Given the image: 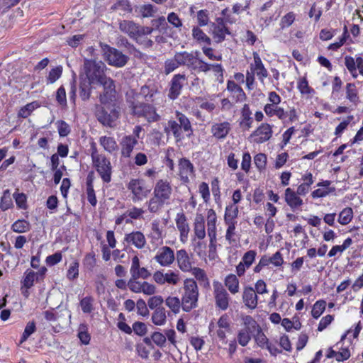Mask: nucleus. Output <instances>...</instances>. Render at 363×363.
Segmentation results:
<instances>
[{"label":"nucleus","mask_w":363,"mask_h":363,"mask_svg":"<svg viewBox=\"0 0 363 363\" xmlns=\"http://www.w3.org/2000/svg\"><path fill=\"white\" fill-rule=\"evenodd\" d=\"M84 70L86 77H81L79 84V96L82 100H86L90 96L91 85L101 82L104 77H107L105 74L106 66L101 60L94 59H84Z\"/></svg>","instance_id":"nucleus-1"},{"label":"nucleus","mask_w":363,"mask_h":363,"mask_svg":"<svg viewBox=\"0 0 363 363\" xmlns=\"http://www.w3.org/2000/svg\"><path fill=\"white\" fill-rule=\"evenodd\" d=\"M136 91L129 89L125 93V101L131 115L145 118L148 123L157 122L161 116L157 113L155 106L147 101L138 100Z\"/></svg>","instance_id":"nucleus-2"},{"label":"nucleus","mask_w":363,"mask_h":363,"mask_svg":"<svg viewBox=\"0 0 363 363\" xmlns=\"http://www.w3.org/2000/svg\"><path fill=\"white\" fill-rule=\"evenodd\" d=\"M172 194V188L167 179H160L153 189V196L147 201L148 211L157 213L165 203H168Z\"/></svg>","instance_id":"nucleus-3"},{"label":"nucleus","mask_w":363,"mask_h":363,"mask_svg":"<svg viewBox=\"0 0 363 363\" xmlns=\"http://www.w3.org/2000/svg\"><path fill=\"white\" fill-rule=\"evenodd\" d=\"M182 294V308L185 312H190L198 306L199 288L193 279H186L184 281Z\"/></svg>","instance_id":"nucleus-4"},{"label":"nucleus","mask_w":363,"mask_h":363,"mask_svg":"<svg viewBox=\"0 0 363 363\" xmlns=\"http://www.w3.org/2000/svg\"><path fill=\"white\" fill-rule=\"evenodd\" d=\"M119 116V111L114 104L96 106L95 116L97 121L104 126L109 128L116 127Z\"/></svg>","instance_id":"nucleus-5"},{"label":"nucleus","mask_w":363,"mask_h":363,"mask_svg":"<svg viewBox=\"0 0 363 363\" xmlns=\"http://www.w3.org/2000/svg\"><path fill=\"white\" fill-rule=\"evenodd\" d=\"M91 159L94 167L101 176L104 182L111 180L112 167L109 160L103 154H99L95 147L92 146Z\"/></svg>","instance_id":"nucleus-6"},{"label":"nucleus","mask_w":363,"mask_h":363,"mask_svg":"<svg viewBox=\"0 0 363 363\" xmlns=\"http://www.w3.org/2000/svg\"><path fill=\"white\" fill-rule=\"evenodd\" d=\"M104 60L108 65L116 67H124L129 57L118 49L104 43H100Z\"/></svg>","instance_id":"nucleus-7"},{"label":"nucleus","mask_w":363,"mask_h":363,"mask_svg":"<svg viewBox=\"0 0 363 363\" xmlns=\"http://www.w3.org/2000/svg\"><path fill=\"white\" fill-rule=\"evenodd\" d=\"M119 29L132 39L136 38L140 33L151 34L154 30L152 28L142 26L133 21L128 20H123L119 22Z\"/></svg>","instance_id":"nucleus-8"},{"label":"nucleus","mask_w":363,"mask_h":363,"mask_svg":"<svg viewBox=\"0 0 363 363\" xmlns=\"http://www.w3.org/2000/svg\"><path fill=\"white\" fill-rule=\"evenodd\" d=\"M99 85L102 86L104 91L99 96L100 102L103 105L112 104L116 100V91L115 82L110 77H104L101 82H98Z\"/></svg>","instance_id":"nucleus-9"},{"label":"nucleus","mask_w":363,"mask_h":363,"mask_svg":"<svg viewBox=\"0 0 363 363\" xmlns=\"http://www.w3.org/2000/svg\"><path fill=\"white\" fill-rule=\"evenodd\" d=\"M128 189L133 194L132 200L133 202L142 201L146 198L150 192V189L145 186V182L143 179H132L128 186Z\"/></svg>","instance_id":"nucleus-10"},{"label":"nucleus","mask_w":363,"mask_h":363,"mask_svg":"<svg viewBox=\"0 0 363 363\" xmlns=\"http://www.w3.org/2000/svg\"><path fill=\"white\" fill-rule=\"evenodd\" d=\"M213 285L216 306L222 311H225L229 306L230 296L219 281H214Z\"/></svg>","instance_id":"nucleus-11"},{"label":"nucleus","mask_w":363,"mask_h":363,"mask_svg":"<svg viewBox=\"0 0 363 363\" xmlns=\"http://www.w3.org/2000/svg\"><path fill=\"white\" fill-rule=\"evenodd\" d=\"M272 126L269 123H263L252 132L250 138H254V143L261 144L268 141L272 138Z\"/></svg>","instance_id":"nucleus-12"},{"label":"nucleus","mask_w":363,"mask_h":363,"mask_svg":"<svg viewBox=\"0 0 363 363\" xmlns=\"http://www.w3.org/2000/svg\"><path fill=\"white\" fill-rule=\"evenodd\" d=\"M186 80V77L184 74H177L172 77L168 93V97L170 99L174 100L178 98Z\"/></svg>","instance_id":"nucleus-13"},{"label":"nucleus","mask_w":363,"mask_h":363,"mask_svg":"<svg viewBox=\"0 0 363 363\" xmlns=\"http://www.w3.org/2000/svg\"><path fill=\"white\" fill-rule=\"evenodd\" d=\"M194 167L189 160L183 157L179 161V176L180 180L184 183L189 182V177L194 174Z\"/></svg>","instance_id":"nucleus-14"},{"label":"nucleus","mask_w":363,"mask_h":363,"mask_svg":"<svg viewBox=\"0 0 363 363\" xmlns=\"http://www.w3.org/2000/svg\"><path fill=\"white\" fill-rule=\"evenodd\" d=\"M174 259L173 250L167 246L161 247L155 257V259L163 267L169 266L173 263Z\"/></svg>","instance_id":"nucleus-15"},{"label":"nucleus","mask_w":363,"mask_h":363,"mask_svg":"<svg viewBox=\"0 0 363 363\" xmlns=\"http://www.w3.org/2000/svg\"><path fill=\"white\" fill-rule=\"evenodd\" d=\"M138 143V141L131 135L123 136L120 141L121 157L129 158Z\"/></svg>","instance_id":"nucleus-16"},{"label":"nucleus","mask_w":363,"mask_h":363,"mask_svg":"<svg viewBox=\"0 0 363 363\" xmlns=\"http://www.w3.org/2000/svg\"><path fill=\"white\" fill-rule=\"evenodd\" d=\"M231 130L230 123L228 121L215 123L211 125V133L217 140L225 139Z\"/></svg>","instance_id":"nucleus-17"},{"label":"nucleus","mask_w":363,"mask_h":363,"mask_svg":"<svg viewBox=\"0 0 363 363\" xmlns=\"http://www.w3.org/2000/svg\"><path fill=\"white\" fill-rule=\"evenodd\" d=\"M130 273L131 277L143 279H146L151 276V273L145 267H140L138 256H134L132 258Z\"/></svg>","instance_id":"nucleus-18"},{"label":"nucleus","mask_w":363,"mask_h":363,"mask_svg":"<svg viewBox=\"0 0 363 363\" xmlns=\"http://www.w3.org/2000/svg\"><path fill=\"white\" fill-rule=\"evenodd\" d=\"M216 220L217 217L214 210L209 209L207 213V230L210 239V245L216 240Z\"/></svg>","instance_id":"nucleus-19"},{"label":"nucleus","mask_w":363,"mask_h":363,"mask_svg":"<svg viewBox=\"0 0 363 363\" xmlns=\"http://www.w3.org/2000/svg\"><path fill=\"white\" fill-rule=\"evenodd\" d=\"M124 240L128 244L135 246L137 249H142L146 245L145 235L140 231H133L125 234Z\"/></svg>","instance_id":"nucleus-20"},{"label":"nucleus","mask_w":363,"mask_h":363,"mask_svg":"<svg viewBox=\"0 0 363 363\" xmlns=\"http://www.w3.org/2000/svg\"><path fill=\"white\" fill-rule=\"evenodd\" d=\"M242 301L245 306L250 309H255L257 306L258 297L252 286H245L242 292Z\"/></svg>","instance_id":"nucleus-21"},{"label":"nucleus","mask_w":363,"mask_h":363,"mask_svg":"<svg viewBox=\"0 0 363 363\" xmlns=\"http://www.w3.org/2000/svg\"><path fill=\"white\" fill-rule=\"evenodd\" d=\"M226 89L230 92L235 102H242L246 99V94L242 88L233 80H228Z\"/></svg>","instance_id":"nucleus-22"},{"label":"nucleus","mask_w":363,"mask_h":363,"mask_svg":"<svg viewBox=\"0 0 363 363\" xmlns=\"http://www.w3.org/2000/svg\"><path fill=\"white\" fill-rule=\"evenodd\" d=\"M253 118L252 111L248 104H244L241 109V116L239 121V126L243 131L250 130L252 125Z\"/></svg>","instance_id":"nucleus-23"},{"label":"nucleus","mask_w":363,"mask_h":363,"mask_svg":"<svg viewBox=\"0 0 363 363\" xmlns=\"http://www.w3.org/2000/svg\"><path fill=\"white\" fill-rule=\"evenodd\" d=\"M176 225L180 233V240L182 242H185L188 238L189 232V226L186 221V217L183 213H177L176 218Z\"/></svg>","instance_id":"nucleus-24"},{"label":"nucleus","mask_w":363,"mask_h":363,"mask_svg":"<svg viewBox=\"0 0 363 363\" xmlns=\"http://www.w3.org/2000/svg\"><path fill=\"white\" fill-rule=\"evenodd\" d=\"M164 130L167 135L172 133L177 143L181 142L184 139L183 129L175 120H169Z\"/></svg>","instance_id":"nucleus-25"},{"label":"nucleus","mask_w":363,"mask_h":363,"mask_svg":"<svg viewBox=\"0 0 363 363\" xmlns=\"http://www.w3.org/2000/svg\"><path fill=\"white\" fill-rule=\"evenodd\" d=\"M176 259L178 266L182 272H189L194 268L191 266L189 257L185 250L177 251Z\"/></svg>","instance_id":"nucleus-26"},{"label":"nucleus","mask_w":363,"mask_h":363,"mask_svg":"<svg viewBox=\"0 0 363 363\" xmlns=\"http://www.w3.org/2000/svg\"><path fill=\"white\" fill-rule=\"evenodd\" d=\"M339 344L340 342L336 344V347L339 351H335L332 347L328 349V354H326L327 358H335L337 362H343L350 358V352L348 348H339Z\"/></svg>","instance_id":"nucleus-27"},{"label":"nucleus","mask_w":363,"mask_h":363,"mask_svg":"<svg viewBox=\"0 0 363 363\" xmlns=\"http://www.w3.org/2000/svg\"><path fill=\"white\" fill-rule=\"evenodd\" d=\"M157 90L154 85H144L142 86L140 89V91H136V95H138V100H140L143 99L145 101L152 102L153 101V97L157 94Z\"/></svg>","instance_id":"nucleus-28"},{"label":"nucleus","mask_w":363,"mask_h":363,"mask_svg":"<svg viewBox=\"0 0 363 363\" xmlns=\"http://www.w3.org/2000/svg\"><path fill=\"white\" fill-rule=\"evenodd\" d=\"M176 60L178 62L179 66H186L189 69L192 68L196 60V57L193 53H189L186 51L177 52L174 55Z\"/></svg>","instance_id":"nucleus-29"},{"label":"nucleus","mask_w":363,"mask_h":363,"mask_svg":"<svg viewBox=\"0 0 363 363\" xmlns=\"http://www.w3.org/2000/svg\"><path fill=\"white\" fill-rule=\"evenodd\" d=\"M175 116V121H177L179 123L180 126L182 128L183 131L186 133V137H191L194 131L191 126V123L188 117L182 112H179L178 111H176Z\"/></svg>","instance_id":"nucleus-30"},{"label":"nucleus","mask_w":363,"mask_h":363,"mask_svg":"<svg viewBox=\"0 0 363 363\" xmlns=\"http://www.w3.org/2000/svg\"><path fill=\"white\" fill-rule=\"evenodd\" d=\"M291 188L285 190V201L293 210L303 204V200Z\"/></svg>","instance_id":"nucleus-31"},{"label":"nucleus","mask_w":363,"mask_h":363,"mask_svg":"<svg viewBox=\"0 0 363 363\" xmlns=\"http://www.w3.org/2000/svg\"><path fill=\"white\" fill-rule=\"evenodd\" d=\"M330 184H331L330 181H328V180H325L322 182H319L317 186H320V187H323V188H320V189L314 190L311 193V196L313 199L323 198V197H325L327 195H328L330 193L334 191L335 188L334 187L330 188Z\"/></svg>","instance_id":"nucleus-32"},{"label":"nucleus","mask_w":363,"mask_h":363,"mask_svg":"<svg viewBox=\"0 0 363 363\" xmlns=\"http://www.w3.org/2000/svg\"><path fill=\"white\" fill-rule=\"evenodd\" d=\"M264 111L269 117L276 116L280 120H284L287 117V112L278 105H265Z\"/></svg>","instance_id":"nucleus-33"},{"label":"nucleus","mask_w":363,"mask_h":363,"mask_svg":"<svg viewBox=\"0 0 363 363\" xmlns=\"http://www.w3.org/2000/svg\"><path fill=\"white\" fill-rule=\"evenodd\" d=\"M94 175L93 172H90L86 178V195L87 201L89 203L95 206L97 203V200L95 195V191L93 186Z\"/></svg>","instance_id":"nucleus-34"},{"label":"nucleus","mask_w":363,"mask_h":363,"mask_svg":"<svg viewBox=\"0 0 363 363\" xmlns=\"http://www.w3.org/2000/svg\"><path fill=\"white\" fill-rule=\"evenodd\" d=\"M99 143L109 153H113L118 149L116 140L112 137L101 136L99 138Z\"/></svg>","instance_id":"nucleus-35"},{"label":"nucleus","mask_w":363,"mask_h":363,"mask_svg":"<svg viewBox=\"0 0 363 363\" xmlns=\"http://www.w3.org/2000/svg\"><path fill=\"white\" fill-rule=\"evenodd\" d=\"M212 27L213 28V38L217 43H220L223 42L225 38L226 34H228V35L231 34L229 29L225 26L220 27L219 26H216V23H213Z\"/></svg>","instance_id":"nucleus-36"},{"label":"nucleus","mask_w":363,"mask_h":363,"mask_svg":"<svg viewBox=\"0 0 363 363\" xmlns=\"http://www.w3.org/2000/svg\"><path fill=\"white\" fill-rule=\"evenodd\" d=\"M117 45L119 47L126 48L130 54H133L135 56L142 55V53L134 46L133 44L130 43L125 37H119L118 38Z\"/></svg>","instance_id":"nucleus-37"},{"label":"nucleus","mask_w":363,"mask_h":363,"mask_svg":"<svg viewBox=\"0 0 363 363\" xmlns=\"http://www.w3.org/2000/svg\"><path fill=\"white\" fill-rule=\"evenodd\" d=\"M224 282L231 294H235L239 291V280L236 275L233 274L228 275Z\"/></svg>","instance_id":"nucleus-38"},{"label":"nucleus","mask_w":363,"mask_h":363,"mask_svg":"<svg viewBox=\"0 0 363 363\" xmlns=\"http://www.w3.org/2000/svg\"><path fill=\"white\" fill-rule=\"evenodd\" d=\"M191 272L194 277L199 281L200 285L205 288L209 287V280L203 269L199 267H194Z\"/></svg>","instance_id":"nucleus-39"},{"label":"nucleus","mask_w":363,"mask_h":363,"mask_svg":"<svg viewBox=\"0 0 363 363\" xmlns=\"http://www.w3.org/2000/svg\"><path fill=\"white\" fill-rule=\"evenodd\" d=\"M238 207L234 204H230L226 206L224 221L225 223H230V222H236L235 219L238 216Z\"/></svg>","instance_id":"nucleus-40"},{"label":"nucleus","mask_w":363,"mask_h":363,"mask_svg":"<svg viewBox=\"0 0 363 363\" xmlns=\"http://www.w3.org/2000/svg\"><path fill=\"white\" fill-rule=\"evenodd\" d=\"M77 337L83 345H89L91 336L88 333V325L86 323H81L77 329Z\"/></svg>","instance_id":"nucleus-41"},{"label":"nucleus","mask_w":363,"mask_h":363,"mask_svg":"<svg viewBox=\"0 0 363 363\" xmlns=\"http://www.w3.org/2000/svg\"><path fill=\"white\" fill-rule=\"evenodd\" d=\"M346 98L354 105H357L359 103L358 91L354 83L347 84Z\"/></svg>","instance_id":"nucleus-42"},{"label":"nucleus","mask_w":363,"mask_h":363,"mask_svg":"<svg viewBox=\"0 0 363 363\" xmlns=\"http://www.w3.org/2000/svg\"><path fill=\"white\" fill-rule=\"evenodd\" d=\"M167 320L165 309L164 308H157L152 315V321L156 325H162Z\"/></svg>","instance_id":"nucleus-43"},{"label":"nucleus","mask_w":363,"mask_h":363,"mask_svg":"<svg viewBox=\"0 0 363 363\" xmlns=\"http://www.w3.org/2000/svg\"><path fill=\"white\" fill-rule=\"evenodd\" d=\"M38 106V104L36 101L27 104L26 106L21 108V109L18 111V117L22 118H28Z\"/></svg>","instance_id":"nucleus-44"},{"label":"nucleus","mask_w":363,"mask_h":363,"mask_svg":"<svg viewBox=\"0 0 363 363\" xmlns=\"http://www.w3.org/2000/svg\"><path fill=\"white\" fill-rule=\"evenodd\" d=\"M165 304L174 313H178L182 307V300L176 296H169L165 300Z\"/></svg>","instance_id":"nucleus-45"},{"label":"nucleus","mask_w":363,"mask_h":363,"mask_svg":"<svg viewBox=\"0 0 363 363\" xmlns=\"http://www.w3.org/2000/svg\"><path fill=\"white\" fill-rule=\"evenodd\" d=\"M353 218V211L352 208H345L340 213L338 216V222L341 225L348 224Z\"/></svg>","instance_id":"nucleus-46"},{"label":"nucleus","mask_w":363,"mask_h":363,"mask_svg":"<svg viewBox=\"0 0 363 363\" xmlns=\"http://www.w3.org/2000/svg\"><path fill=\"white\" fill-rule=\"evenodd\" d=\"M94 298L91 296H87L80 301L82 311L84 313H90L94 311Z\"/></svg>","instance_id":"nucleus-47"},{"label":"nucleus","mask_w":363,"mask_h":363,"mask_svg":"<svg viewBox=\"0 0 363 363\" xmlns=\"http://www.w3.org/2000/svg\"><path fill=\"white\" fill-rule=\"evenodd\" d=\"M192 35L195 40L199 43H205L207 45L211 44V38L199 28L195 27L193 28Z\"/></svg>","instance_id":"nucleus-48"},{"label":"nucleus","mask_w":363,"mask_h":363,"mask_svg":"<svg viewBox=\"0 0 363 363\" xmlns=\"http://www.w3.org/2000/svg\"><path fill=\"white\" fill-rule=\"evenodd\" d=\"M11 229L18 233H26L30 230V223L24 220H18L13 223Z\"/></svg>","instance_id":"nucleus-49"},{"label":"nucleus","mask_w":363,"mask_h":363,"mask_svg":"<svg viewBox=\"0 0 363 363\" xmlns=\"http://www.w3.org/2000/svg\"><path fill=\"white\" fill-rule=\"evenodd\" d=\"M211 65L205 62L196 56L191 69L198 72H207L211 70Z\"/></svg>","instance_id":"nucleus-50"},{"label":"nucleus","mask_w":363,"mask_h":363,"mask_svg":"<svg viewBox=\"0 0 363 363\" xmlns=\"http://www.w3.org/2000/svg\"><path fill=\"white\" fill-rule=\"evenodd\" d=\"M326 302L324 300H319L315 303L311 311L312 316L318 318L325 309Z\"/></svg>","instance_id":"nucleus-51"},{"label":"nucleus","mask_w":363,"mask_h":363,"mask_svg":"<svg viewBox=\"0 0 363 363\" xmlns=\"http://www.w3.org/2000/svg\"><path fill=\"white\" fill-rule=\"evenodd\" d=\"M252 331L249 329H242L238 332V343L245 347L246 346L251 340L250 333Z\"/></svg>","instance_id":"nucleus-52"},{"label":"nucleus","mask_w":363,"mask_h":363,"mask_svg":"<svg viewBox=\"0 0 363 363\" xmlns=\"http://www.w3.org/2000/svg\"><path fill=\"white\" fill-rule=\"evenodd\" d=\"M62 67L57 66L55 68H52L46 78L47 84H53L62 75Z\"/></svg>","instance_id":"nucleus-53"},{"label":"nucleus","mask_w":363,"mask_h":363,"mask_svg":"<svg viewBox=\"0 0 363 363\" xmlns=\"http://www.w3.org/2000/svg\"><path fill=\"white\" fill-rule=\"evenodd\" d=\"M194 233L195 235L200 240H202L206 236L204 221L201 218L199 220L197 218L194 223Z\"/></svg>","instance_id":"nucleus-54"},{"label":"nucleus","mask_w":363,"mask_h":363,"mask_svg":"<svg viewBox=\"0 0 363 363\" xmlns=\"http://www.w3.org/2000/svg\"><path fill=\"white\" fill-rule=\"evenodd\" d=\"M138 278L133 277L128 281V287L134 293H142L143 282L138 280Z\"/></svg>","instance_id":"nucleus-55"},{"label":"nucleus","mask_w":363,"mask_h":363,"mask_svg":"<svg viewBox=\"0 0 363 363\" xmlns=\"http://www.w3.org/2000/svg\"><path fill=\"white\" fill-rule=\"evenodd\" d=\"M149 34H139L133 40H135V42L142 45L145 48H151L153 45V41L148 38L147 35Z\"/></svg>","instance_id":"nucleus-56"},{"label":"nucleus","mask_w":363,"mask_h":363,"mask_svg":"<svg viewBox=\"0 0 363 363\" xmlns=\"http://www.w3.org/2000/svg\"><path fill=\"white\" fill-rule=\"evenodd\" d=\"M35 279L37 280L35 272L31 270H27L25 272L23 281V286L27 289H30L33 285Z\"/></svg>","instance_id":"nucleus-57"},{"label":"nucleus","mask_w":363,"mask_h":363,"mask_svg":"<svg viewBox=\"0 0 363 363\" xmlns=\"http://www.w3.org/2000/svg\"><path fill=\"white\" fill-rule=\"evenodd\" d=\"M12 206V200L10 196V191L6 189L4 191V194L1 199L0 208L3 211L9 209Z\"/></svg>","instance_id":"nucleus-58"},{"label":"nucleus","mask_w":363,"mask_h":363,"mask_svg":"<svg viewBox=\"0 0 363 363\" xmlns=\"http://www.w3.org/2000/svg\"><path fill=\"white\" fill-rule=\"evenodd\" d=\"M250 71L255 73L259 80L262 83L264 82V79L268 77V72L264 67V64L255 67H251Z\"/></svg>","instance_id":"nucleus-59"},{"label":"nucleus","mask_w":363,"mask_h":363,"mask_svg":"<svg viewBox=\"0 0 363 363\" xmlns=\"http://www.w3.org/2000/svg\"><path fill=\"white\" fill-rule=\"evenodd\" d=\"M256 255L257 252L255 250H249L244 254L241 262L248 269L254 262Z\"/></svg>","instance_id":"nucleus-60"},{"label":"nucleus","mask_w":363,"mask_h":363,"mask_svg":"<svg viewBox=\"0 0 363 363\" xmlns=\"http://www.w3.org/2000/svg\"><path fill=\"white\" fill-rule=\"evenodd\" d=\"M295 20V14L294 12H289L284 15L280 21V27L281 29L289 27Z\"/></svg>","instance_id":"nucleus-61"},{"label":"nucleus","mask_w":363,"mask_h":363,"mask_svg":"<svg viewBox=\"0 0 363 363\" xmlns=\"http://www.w3.org/2000/svg\"><path fill=\"white\" fill-rule=\"evenodd\" d=\"M133 331L139 336H144L147 333V328L144 323L137 321L133 324L132 332Z\"/></svg>","instance_id":"nucleus-62"},{"label":"nucleus","mask_w":363,"mask_h":363,"mask_svg":"<svg viewBox=\"0 0 363 363\" xmlns=\"http://www.w3.org/2000/svg\"><path fill=\"white\" fill-rule=\"evenodd\" d=\"M254 162L255 166L259 170H262L265 168L267 164V156L264 153H259L254 157Z\"/></svg>","instance_id":"nucleus-63"},{"label":"nucleus","mask_w":363,"mask_h":363,"mask_svg":"<svg viewBox=\"0 0 363 363\" xmlns=\"http://www.w3.org/2000/svg\"><path fill=\"white\" fill-rule=\"evenodd\" d=\"M179 67L176 57L174 56L172 59H168L164 62V73L169 74Z\"/></svg>","instance_id":"nucleus-64"}]
</instances>
